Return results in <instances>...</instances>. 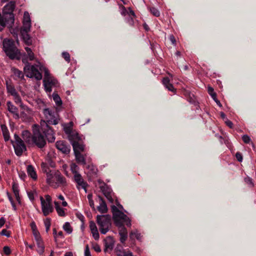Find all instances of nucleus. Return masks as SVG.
Masks as SVG:
<instances>
[{
    "label": "nucleus",
    "instance_id": "f257e3e1",
    "mask_svg": "<svg viewBox=\"0 0 256 256\" xmlns=\"http://www.w3.org/2000/svg\"><path fill=\"white\" fill-rule=\"evenodd\" d=\"M22 62L25 64V66L24 68V70L26 76L30 78H34L36 80H40L42 78V74L40 72V71H44V80H48L51 78H53L51 76L48 69L42 65L40 62H38V64L35 65H31L27 61L26 58H22Z\"/></svg>",
    "mask_w": 256,
    "mask_h": 256
},
{
    "label": "nucleus",
    "instance_id": "f03ea898",
    "mask_svg": "<svg viewBox=\"0 0 256 256\" xmlns=\"http://www.w3.org/2000/svg\"><path fill=\"white\" fill-rule=\"evenodd\" d=\"M46 182L50 186L54 188L59 186H64L66 185V178L59 171L56 170L47 174Z\"/></svg>",
    "mask_w": 256,
    "mask_h": 256
},
{
    "label": "nucleus",
    "instance_id": "7ed1b4c3",
    "mask_svg": "<svg viewBox=\"0 0 256 256\" xmlns=\"http://www.w3.org/2000/svg\"><path fill=\"white\" fill-rule=\"evenodd\" d=\"M112 211L114 223L117 227L124 226V224H126L128 226H131L130 220L129 218L120 210L118 207L112 206Z\"/></svg>",
    "mask_w": 256,
    "mask_h": 256
},
{
    "label": "nucleus",
    "instance_id": "20e7f679",
    "mask_svg": "<svg viewBox=\"0 0 256 256\" xmlns=\"http://www.w3.org/2000/svg\"><path fill=\"white\" fill-rule=\"evenodd\" d=\"M2 48L6 56L10 59H20V52L15 46L13 40L5 38L3 40Z\"/></svg>",
    "mask_w": 256,
    "mask_h": 256
},
{
    "label": "nucleus",
    "instance_id": "39448f33",
    "mask_svg": "<svg viewBox=\"0 0 256 256\" xmlns=\"http://www.w3.org/2000/svg\"><path fill=\"white\" fill-rule=\"evenodd\" d=\"M111 218L109 215L98 216L96 222L100 232L105 234L109 230L111 226Z\"/></svg>",
    "mask_w": 256,
    "mask_h": 256
},
{
    "label": "nucleus",
    "instance_id": "423d86ee",
    "mask_svg": "<svg viewBox=\"0 0 256 256\" xmlns=\"http://www.w3.org/2000/svg\"><path fill=\"white\" fill-rule=\"evenodd\" d=\"M14 140H11L16 156H20L26 150V146L22 138L16 134H14Z\"/></svg>",
    "mask_w": 256,
    "mask_h": 256
},
{
    "label": "nucleus",
    "instance_id": "0eeeda50",
    "mask_svg": "<svg viewBox=\"0 0 256 256\" xmlns=\"http://www.w3.org/2000/svg\"><path fill=\"white\" fill-rule=\"evenodd\" d=\"M16 7V2L14 1H10L8 2L3 8V13L5 16V19L10 23L14 22V16L13 11Z\"/></svg>",
    "mask_w": 256,
    "mask_h": 256
},
{
    "label": "nucleus",
    "instance_id": "6e6552de",
    "mask_svg": "<svg viewBox=\"0 0 256 256\" xmlns=\"http://www.w3.org/2000/svg\"><path fill=\"white\" fill-rule=\"evenodd\" d=\"M40 200L42 206V210L44 216L48 215L53 211V208L52 205V198L50 196L46 195L45 199L42 196L40 197Z\"/></svg>",
    "mask_w": 256,
    "mask_h": 256
},
{
    "label": "nucleus",
    "instance_id": "1a4fd4ad",
    "mask_svg": "<svg viewBox=\"0 0 256 256\" xmlns=\"http://www.w3.org/2000/svg\"><path fill=\"white\" fill-rule=\"evenodd\" d=\"M43 113L49 124L56 125L58 122V114L50 108H44Z\"/></svg>",
    "mask_w": 256,
    "mask_h": 256
},
{
    "label": "nucleus",
    "instance_id": "9d476101",
    "mask_svg": "<svg viewBox=\"0 0 256 256\" xmlns=\"http://www.w3.org/2000/svg\"><path fill=\"white\" fill-rule=\"evenodd\" d=\"M32 144H34L39 148H42L46 145V140L40 131H34Z\"/></svg>",
    "mask_w": 256,
    "mask_h": 256
},
{
    "label": "nucleus",
    "instance_id": "9b49d317",
    "mask_svg": "<svg viewBox=\"0 0 256 256\" xmlns=\"http://www.w3.org/2000/svg\"><path fill=\"white\" fill-rule=\"evenodd\" d=\"M42 131L44 134L48 142H52L55 140L53 130L44 121L41 124Z\"/></svg>",
    "mask_w": 256,
    "mask_h": 256
},
{
    "label": "nucleus",
    "instance_id": "f8f14e48",
    "mask_svg": "<svg viewBox=\"0 0 256 256\" xmlns=\"http://www.w3.org/2000/svg\"><path fill=\"white\" fill-rule=\"evenodd\" d=\"M100 184V188L107 198V199L111 202H113V198H112V192L110 188L104 182H102L100 180H98Z\"/></svg>",
    "mask_w": 256,
    "mask_h": 256
},
{
    "label": "nucleus",
    "instance_id": "ddd939ff",
    "mask_svg": "<svg viewBox=\"0 0 256 256\" xmlns=\"http://www.w3.org/2000/svg\"><path fill=\"white\" fill-rule=\"evenodd\" d=\"M44 90L47 92L50 93L52 91V88L58 86V80L54 78L43 80Z\"/></svg>",
    "mask_w": 256,
    "mask_h": 256
},
{
    "label": "nucleus",
    "instance_id": "4468645a",
    "mask_svg": "<svg viewBox=\"0 0 256 256\" xmlns=\"http://www.w3.org/2000/svg\"><path fill=\"white\" fill-rule=\"evenodd\" d=\"M31 22L28 12H24V14L23 26L21 28L20 32H28L30 31Z\"/></svg>",
    "mask_w": 256,
    "mask_h": 256
},
{
    "label": "nucleus",
    "instance_id": "2eb2a0df",
    "mask_svg": "<svg viewBox=\"0 0 256 256\" xmlns=\"http://www.w3.org/2000/svg\"><path fill=\"white\" fill-rule=\"evenodd\" d=\"M74 181L78 184V188H81L86 191L87 184L84 181L82 176L80 174H76V175L74 176Z\"/></svg>",
    "mask_w": 256,
    "mask_h": 256
},
{
    "label": "nucleus",
    "instance_id": "dca6fc26",
    "mask_svg": "<svg viewBox=\"0 0 256 256\" xmlns=\"http://www.w3.org/2000/svg\"><path fill=\"white\" fill-rule=\"evenodd\" d=\"M6 104L8 110L13 114L14 118L15 119H18L20 118V116L18 112V108L13 105L12 102L10 101H8Z\"/></svg>",
    "mask_w": 256,
    "mask_h": 256
},
{
    "label": "nucleus",
    "instance_id": "f3484780",
    "mask_svg": "<svg viewBox=\"0 0 256 256\" xmlns=\"http://www.w3.org/2000/svg\"><path fill=\"white\" fill-rule=\"evenodd\" d=\"M56 147L63 153L68 154L70 152V147L64 141L60 140L56 142Z\"/></svg>",
    "mask_w": 256,
    "mask_h": 256
},
{
    "label": "nucleus",
    "instance_id": "a211bd4d",
    "mask_svg": "<svg viewBox=\"0 0 256 256\" xmlns=\"http://www.w3.org/2000/svg\"><path fill=\"white\" fill-rule=\"evenodd\" d=\"M104 251H108L112 250L114 246V241L112 238L107 237L104 240Z\"/></svg>",
    "mask_w": 256,
    "mask_h": 256
},
{
    "label": "nucleus",
    "instance_id": "6ab92c4d",
    "mask_svg": "<svg viewBox=\"0 0 256 256\" xmlns=\"http://www.w3.org/2000/svg\"><path fill=\"white\" fill-rule=\"evenodd\" d=\"M119 229L120 240L122 243H124L128 238V232L124 226L118 227Z\"/></svg>",
    "mask_w": 256,
    "mask_h": 256
},
{
    "label": "nucleus",
    "instance_id": "aec40b11",
    "mask_svg": "<svg viewBox=\"0 0 256 256\" xmlns=\"http://www.w3.org/2000/svg\"><path fill=\"white\" fill-rule=\"evenodd\" d=\"M90 228L92 234L94 238L96 240L99 238V234L96 224L93 221L90 222Z\"/></svg>",
    "mask_w": 256,
    "mask_h": 256
},
{
    "label": "nucleus",
    "instance_id": "412c9836",
    "mask_svg": "<svg viewBox=\"0 0 256 256\" xmlns=\"http://www.w3.org/2000/svg\"><path fill=\"white\" fill-rule=\"evenodd\" d=\"M68 139L72 145L74 143H77L81 140V138L76 132H72L68 136Z\"/></svg>",
    "mask_w": 256,
    "mask_h": 256
},
{
    "label": "nucleus",
    "instance_id": "4be33fe9",
    "mask_svg": "<svg viewBox=\"0 0 256 256\" xmlns=\"http://www.w3.org/2000/svg\"><path fill=\"white\" fill-rule=\"evenodd\" d=\"M98 198L100 200V205L98 207V209L100 212L101 213H106L108 211V208L106 204L103 200V198L99 196Z\"/></svg>",
    "mask_w": 256,
    "mask_h": 256
},
{
    "label": "nucleus",
    "instance_id": "5701e85b",
    "mask_svg": "<svg viewBox=\"0 0 256 256\" xmlns=\"http://www.w3.org/2000/svg\"><path fill=\"white\" fill-rule=\"evenodd\" d=\"M72 147L74 150V153H80V152L84 151V146L80 142L77 143L73 144Z\"/></svg>",
    "mask_w": 256,
    "mask_h": 256
},
{
    "label": "nucleus",
    "instance_id": "b1692460",
    "mask_svg": "<svg viewBox=\"0 0 256 256\" xmlns=\"http://www.w3.org/2000/svg\"><path fill=\"white\" fill-rule=\"evenodd\" d=\"M27 172L28 175L33 180L37 179V174L34 168L32 165H28L27 166Z\"/></svg>",
    "mask_w": 256,
    "mask_h": 256
},
{
    "label": "nucleus",
    "instance_id": "393cba45",
    "mask_svg": "<svg viewBox=\"0 0 256 256\" xmlns=\"http://www.w3.org/2000/svg\"><path fill=\"white\" fill-rule=\"evenodd\" d=\"M162 84L164 86L170 91L174 92L176 90L173 85L170 83V80L168 78H164L162 80Z\"/></svg>",
    "mask_w": 256,
    "mask_h": 256
},
{
    "label": "nucleus",
    "instance_id": "a878e982",
    "mask_svg": "<svg viewBox=\"0 0 256 256\" xmlns=\"http://www.w3.org/2000/svg\"><path fill=\"white\" fill-rule=\"evenodd\" d=\"M162 84L164 86L170 91L174 92L176 90L173 85L170 83V80L168 78H164L162 80Z\"/></svg>",
    "mask_w": 256,
    "mask_h": 256
},
{
    "label": "nucleus",
    "instance_id": "bb28decb",
    "mask_svg": "<svg viewBox=\"0 0 256 256\" xmlns=\"http://www.w3.org/2000/svg\"><path fill=\"white\" fill-rule=\"evenodd\" d=\"M162 84L164 86L170 91L174 92L176 90L173 85L170 83V80L168 78H164L162 80Z\"/></svg>",
    "mask_w": 256,
    "mask_h": 256
},
{
    "label": "nucleus",
    "instance_id": "cd10ccee",
    "mask_svg": "<svg viewBox=\"0 0 256 256\" xmlns=\"http://www.w3.org/2000/svg\"><path fill=\"white\" fill-rule=\"evenodd\" d=\"M22 137L26 142L32 144V136L28 130H24L22 132Z\"/></svg>",
    "mask_w": 256,
    "mask_h": 256
},
{
    "label": "nucleus",
    "instance_id": "c85d7f7f",
    "mask_svg": "<svg viewBox=\"0 0 256 256\" xmlns=\"http://www.w3.org/2000/svg\"><path fill=\"white\" fill-rule=\"evenodd\" d=\"M36 241L38 248L37 251L39 254H42L44 251V246L43 240L42 238H41L38 240H36Z\"/></svg>",
    "mask_w": 256,
    "mask_h": 256
},
{
    "label": "nucleus",
    "instance_id": "c756f323",
    "mask_svg": "<svg viewBox=\"0 0 256 256\" xmlns=\"http://www.w3.org/2000/svg\"><path fill=\"white\" fill-rule=\"evenodd\" d=\"M13 192L15 196L16 200L20 203V196L19 195V190L18 184L15 182H13L12 186Z\"/></svg>",
    "mask_w": 256,
    "mask_h": 256
},
{
    "label": "nucleus",
    "instance_id": "7c9ffc66",
    "mask_svg": "<svg viewBox=\"0 0 256 256\" xmlns=\"http://www.w3.org/2000/svg\"><path fill=\"white\" fill-rule=\"evenodd\" d=\"M56 210L58 214L60 216H65L64 210L61 208L60 206L59 203L58 202H54Z\"/></svg>",
    "mask_w": 256,
    "mask_h": 256
},
{
    "label": "nucleus",
    "instance_id": "2f4dec72",
    "mask_svg": "<svg viewBox=\"0 0 256 256\" xmlns=\"http://www.w3.org/2000/svg\"><path fill=\"white\" fill-rule=\"evenodd\" d=\"M6 84L8 92L10 93L12 96L18 94L14 86L9 84L8 82H6Z\"/></svg>",
    "mask_w": 256,
    "mask_h": 256
},
{
    "label": "nucleus",
    "instance_id": "473e14b6",
    "mask_svg": "<svg viewBox=\"0 0 256 256\" xmlns=\"http://www.w3.org/2000/svg\"><path fill=\"white\" fill-rule=\"evenodd\" d=\"M76 159L78 163H80L82 164H86V160L84 156L80 153H74Z\"/></svg>",
    "mask_w": 256,
    "mask_h": 256
},
{
    "label": "nucleus",
    "instance_id": "72a5a7b5",
    "mask_svg": "<svg viewBox=\"0 0 256 256\" xmlns=\"http://www.w3.org/2000/svg\"><path fill=\"white\" fill-rule=\"evenodd\" d=\"M28 33V32H21V34L26 44L28 45H30L32 44V40Z\"/></svg>",
    "mask_w": 256,
    "mask_h": 256
},
{
    "label": "nucleus",
    "instance_id": "f704fd0d",
    "mask_svg": "<svg viewBox=\"0 0 256 256\" xmlns=\"http://www.w3.org/2000/svg\"><path fill=\"white\" fill-rule=\"evenodd\" d=\"M130 237L132 239L136 238L138 240H140L142 238L140 234L137 230L132 231L130 234Z\"/></svg>",
    "mask_w": 256,
    "mask_h": 256
},
{
    "label": "nucleus",
    "instance_id": "c9c22d12",
    "mask_svg": "<svg viewBox=\"0 0 256 256\" xmlns=\"http://www.w3.org/2000/svg\"><path fill=\"white\" fill-rule=\"evenodd\" d=\"M25 50L27 52L28 58L30 60H35L34 54L30 48L26 47Z\"/></svg>",
    "mask_w": 256,
    "mask_h": 256
},
{
    "label": "nucleus",
    "instance_id": "e433bc0d",
    "mask_svg": "<svg viewBox=\"0 0 256 256\" xmlns=\"http://www.w3.org/2000/svg\"><path fill=\"white\" fill-rule=\"evenodd\" d=\"M41 168L42 172L46 174V177L47 176V174L50 172H52L53 170H50L48 168V164L45 162H42L41 164Z\"/></svg>",
    "mask_w": 256,
    "mask_h": 256
},
{
    "label": "nucleus",
    "instance_id": "4c0bfd02",
    "mask_svg": "<svg viewBox=\"0 0 256 256\" xmlns=\"http://www.w3.org/2000/svg\"><path fill=\"white\" fill-rule=\"evenodd\" d=\"M52 98L58 106H60L62 104V101L58 94L54 93L52 94Z\"/></svg>",
    "mask_w": 256,
    "mask_h": 256
},
{
    "label": "nucleus",
    "instance_id": "58836bf2",
    "mask_svg": "<svg viewBox=\"0 0 256 256\" xmlns=\"http://www.w3.org/2000/svg\"><path fill=\"white\" fill-rule=\"evenodd\" d=\"M63 228L66 232L67 233L69 234L72 232V229L70 223L68 222H66L64 224L63 226Z\"/></svg>",
    "mask_w": 256,
    "mask_h": 256
},
{
    "label": "nucleus",
    "instance_id": "ea45409f",
    "mask_svg": "<svg viewBox=\"0 0 256 256\" xmlns=\"http://www.w3.org/2000/svg\"><path fill=\"white\" fill-rule=\"evenodd\" d=\"M70 170L74 174V176L76 175V174H80L78 172V166L75 164H70Z\"/></svg>",
    "mask_w": 256,
    "mask_h": 256
},
{
    "label": "nucleus",
    "instance_id": "a19ab883",
    "mask_svg": "<svg viewBox=\"0 0 256 256\" xmlns=\"http://www.w3.org/2000/svg\"><path fill=\"white\" fill-rule=\"evenodd\" d=\"M13 96H14V98L15 102L16 104H20V106L24 108V106H23V104H22L21 98H20L18 94H16V95Z\"/></svg>",
    "mask_w": 256,
    "mask_h": 256
},
{
    "label": "nucleus",
    "instance_id": "79ce46f5",
    "mask_svg": "<svg viewBox=\"0 0 256 256\" xmlns=\"http://www.w3.org/2000/svg\"><path fill=\"white\" fill-rule=\"evenodd\" d=\"M44 226H46V232H48V231L50 230V219L49 218H46L44 220Z\"/></svg>",
    "mask_w": 256,
    "mask_h": 256
},
{
    "label": "nucleus",
    "instance_id": "37998d69",
    "mask_svg": "<svg viewBox=\"0 0 256 256\" xmlns=\"http://www.w3.org/2000/svg\"><path fill=\"white\" fill-rule=\"evenodd\" d=\"M13 72L14 74L19 78H22L24 76L22 72L16 68H14Z\"/></svg>",
    "mask_w": 256,
    "mask_h": 256
},
{
    "label": "nucleus",
    "instance_id": "c03bdc74",
    "mask_svg": "<svg viewBox=\"0 0 256 256\" xmlns=\"http://www.w3.org/2000/svg\"><path fill=\"white\" fill-rule=\"evenodd\" d=\"M150 10L154 16H160V12L155 8H150Z\"/></svg>",
    "mask_w": 256,
    "mask_h": 256
},
{
    "label": "nucleus",
    "instance_id": "a18cd8bd",
    "mask_svg": "<svg viewBox=\"0 0 256 256\" xmlns=\"http://www.w3.org/2000/svg\"><path fill=\"white\" fill-rule=\"evenodd\" d=\"M208 93L211 96L212 98H216V92H214V88L210 86H208Z\"/></svg>",
    "mask_w": 256,
    "mask_h": 256
},
{
    "label": "nucleus",
    "instance_id": "49530a36",
    "mask_svg": "<svg viewBox=\"0 0 256 256\" xmlns=\"http://www.w3.org/2000/svg\"><path fill=\"white\" fill-rule=\"evenodd\" d=\"M50 154H48V156H47L46 158V160L48 162V164L52 168H54L55 166V164L52 161V159L49 156Z\"/></svg>",
    "mask_w": 256,
    "mask_h": 256
},
{
    "label": "nucleus",
    "instance_id": "de8ad7c7",
    "mask_svg": "<svg viewBox=\"0 0 256 256\" xmlns=\"http://www.w3.org/2000/svg\"><path fill=\"white\" fill-rule=\"evenodd\" d=\"M32 234L34 236L36 240L42 238L40 232L38 231V230H34V231H32Z\"/></svg>",
    "mask_w": 256,
    "mask_h": 256
},
{
    "label": "nucleus",
    "instance_id": "09e8293b",
    "mask_svg": "<svg viewBox=\"0 0 256 256\" xmlns=\"http://www.w3.org/2000/svg\"><path fill=\"white\" fill-rule=\"evenodd\" d=\"M62 57L64 58V60L68 62H70V54L68 52H63L62 53Z\"/></svg>",
    "mask_w": 256,
    "mask_h": 256
},
{
    "label": "nucleus",
    "instance_id": "8fccbe9b",
    "mask_svg": "<svg viewBox=\"0 0 256 256\" xmlns=\"http://www.w3.org/2000/svg\"><path fill=\"white\" fill-rule=\"evenodd\" d=\"M4 21H6V22L4 24H2V23H0V31H2L3 30L4 26H6V25H8V26H12V24H14V23H10V22H7L6 19H5V20Z\"/></svg>",
    "mask_w": 256,
    "mask_h": 256
},
{
    "label": "nucleus",
    "instance_id": "3c124183",
    "mask_svg": "<svg viewBox=\"0 0 256 256\" xmlns=\"http://www.w3.org/2000/svg\"><path fill=\"white\" fill-rule=\"evenodd\" d=\"M242 140L244 142L246 143V144H248L250 142V140H251V139L250 138L249 136H248V135L246 134H245V135H244L242 136Z\"/></svg>",
    "mask_w": 256,
    "mask_h": 256
},
{
    "label": "nucleus",
    "instance_id": "603ef678",
    "mask_svg": "<svg viewBox=\"0 0 256 256\" xmlns=\"http://www.w3.org/2000/svg\"><path fill=\"white\" fill-rule=\"evenodd\" d=\"M58 198L62 200V204L63 206H67L68 205V203L64 200V197L61 195V194H60L58 196Z\"/></svg>",
    "mask_w": 256,
    "mask_h": 256
},
{
    "label": "nucleus",
    "instance_id": "864d4df0",
    "mask_svg": "<svg viewBox=\"0 0 256 256\" xmlns=\"http://www.w3.org/2000/svg\"><path fill=\"white\" fill-rule=\"evenodd\" d=\"M120 14L124 16H126L128 14V12L126 8L122 6L120 7Z\"/></svg>",
    "mask_w": 256,
    "mask_h": 256
},
{
    "label": "nucleus",
    "instance_id": "5fc2aeb1",
    "mask_svg": "<svg viewBox=\"0 0 256 256\" xmlns=\"http://www.w3.org/2000/svg\"><path fill=\"white\" fill-rule=\"evenodd\" d=\"M0 234H1L2 236H5L8 238L10 236V232L6 229H4L0 232Z\"/></svg>",
    "mask_w": 256,
    "mask_h": 256
},
{
    "label": "nucleus",
    "instance_id": "6e6d98bb",
    "mask_svg": "<svg viewBox=\"0 0 256 256\" xmlns=\"http://www.w3.org/2000/svg\"><path fill=\"white\" fill-rule=\"evenodd\" d=\"M129 252H126L124 250H118L117 251V256H126V255Z\"/></svg>",
    "mask_w": 256,
    "mask_h": 256
},
{
    "label": "nucleus",
    "instance_id": "4d7b16f0",
    "mask_svg": "<svg viewBox=\"0 0 256 256\" xmlns=\"http://www.w3.org/2000/svg\"><path fill=\"white\" fill-rule=\"evenodd\" d=\"M28 196L30 200H33L34 199V192H28Z\"/></svg>",
    "mask_w": 256,
    "mask_h": 256
},
{
    "label": "nucleus",
    "instance_id": "13d9d810",
    "mask_svg": "<svg viewBox=\"0 0 256 256\" xmlns=\"http://www.w3.org/2000/svg\"><path fill=\"white\" fill-rule=\"evenodd\" d=\"M84 256H91L89 246L88 244L86 246V248H85Z\"/></svg>",
    "mask_w": 256,
    "mask_h": 256
},
{
    "label": "nucleus",
    "instance_id": "bf43d9fd",
    "mask_svg": "<svg viewBox=\"0 0 256 256\" xmlns=\"http://www.w3.org/2000/svg\"><path fill=\"white\" fill-rule=\"evenodd\" d=\"M92 248L96 252H100L101 251L100 248L97 244H94L92 245Z\"/></svg>",
    "mask_w": 256,
    "mask_h": 256
},
{
    "label": "nucleus",
    "instance_id": "052dcab7",
    "mask_svg": "<svg viewBox=\"0 0 256 256\" xmlns=\"http://www.w3.org/2000/svg\"><path fill=\"white\" fill-rule=\"evenodd\" d=\"M244 180H245V182L248 184L250 186L252 187L254 186V184L252 182V180L250 178H246Z\"/></svg>",
    "mask_w": 256,
    "mask_h": 256
},
{
    "label": "nucleus",
    "instance_id": "680f3d73",
    "mask_svg": "<svg viewBox=\"0 0 256 256\" xmlns=\"http://www.w3.org/2000/svg\"><path fill=\"white\" fill-rule=\"evenodd\" d=\"M236 157L238 162H242V156L241 153H240L239 152H236Z\"/></svg>",
    "mask_w": 256,
    "mask_h": 256
},
{
    "label": "nucleus",
    "instance_id": "e2e57ef3",
    "mask_svg": "<svg viewBox=\"0 0 256 256\" xmlns=\"http://www.w3.org/2000/svg\"><path fill=\"white\" fill-rule=\"evenodd\" d=\"M4 252L6 255H9L11 252L10 248L8 246H4Z\"/></svg>",
    "mask_w": 256,
    "mask_h": 256
},
{
    "label": "nucleus",
    "instance_id": "0e129e2a",
    "mask_svg": "<svg viewBox=\"0 0 256 256\" xmlns=\"http://www.w3.org/2000/svg\"><path fill=\"white\" fill-rule=\"evenodd\" d=\"M4 140L5 141H8L10 140L9 132H5L2 133Z\"/></svg>",
    "mask_w": 256,
    "mask_h": 256
},
{
    "label": "nucleus",
    "instance_id": "69168bd1",
    "mask_svg": "<svg viewBox=\"0 0 256 256\" xmlns=\"http://www.w3.org/2000/svg\"><path fill=\"white\" fill-rule=\"evenodd\" d=\"M128 10L129 12H128V14L130 16H132L134 17L136 16L134 12L130 8H128Z\"/></svg>",
    "mask_w": 256,
    "mask_h": 256
},
{
    "label": "nucleus",
    "instance_id": "338daca9",
    "mask_svg": "<svg viewBox=\"0 0 256 256\" xmlns=\"http://www.w3.org/2000/svg\"><path fill=\"white\" fill-rule=\"evenodd\" d=\"M1 128H2V133L8 132V129L7 128V127L4 124H2L1 126Z\"/></svg>",
    "mask_w": 256,
    "mask_h": 256
},
{
    "label": "nucleus",
    "instance_id": "774afa93",
    "mask_svg": "<svg viewBox=\"0 0 256 256\" xmlns=\"http://www.w3.org/2000/svg\"><path fill=\"white\" fill-rule=\"evenodd\" d=\"M225 122L226 124L230 128H232V127L233 124L231 121L226 119V120L225 121Z\"/></svg>",
    "mask_w": 256,
    "mask_h": 256
}]
</instances>
